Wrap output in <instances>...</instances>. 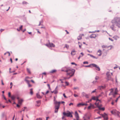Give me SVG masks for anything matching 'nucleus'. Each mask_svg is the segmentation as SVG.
<instances>
[{
    "mask_svg": "<svg viewBox=\"0 0 120 120\" xmlns=\"http://www.w3.org/2000/svg\"><path fill=\"white\" fill-rule=\"evenodd\" d=\"M112 25L110 26V27L112 30L115 31L116 29L115 26L119 28L120 27V17H115L111 22Z\"/></svg>",
    "mask_w": 120,
    "mask_h": 120,
    "instance_id": "obj_1",
    "label": "nucleus"
},
{
    "mask_svg": "<svg viewBox=\"0 0 120 120\" xmlns=\"http://www.w3.org/2000/svg\"><path fill=\"white\" fill-rule=\"evenodd\" d=\"M69 69L67 72V76H69L68 78H70L71 77L73 76L75 71V70L74 69L70 68Z\"/></svg>",
    "mask_w": 120,
    "mask_h": 120,
    "instance_id": "obj_2",
    "label": "nucleus"
},
{
    "mask_svg": "<svg viewBox=\"0 0 120 120\" xmlns=\"http://www.w3.org/2000/svg\"><path fill=\"white\" fill-rule=\"evenodd\" d=\"M55 98H54V101H55L54 103L55 105V113H57L58 111V109L59 108L60 105L61 104L60 102H58L56 101H55Z\"/></svg>",
    "mask_w": 120,
    "mask_h": 120,
    "instance_id": "obj_3",
    "label": "nucleus"
},
{
    "mask_svg": "<svg viewBox=\"0 0 120 120\" xmlns=\"http://www.w3.org/2000/svg\"><path fill=\"white\" fill-rule=\"evenodd\" d=\"M72 112H70L68 111H67L66 112H64L63 113V115L65 116L68 117H72L73 116L72 114Z\"/></svg>",
    "mask_w": 120,
    "mask_h": 120,
    "instance_id": "obj_4",
    "label": "nucleus"
},
{
    "mask_svg": "<svg viewBox=\"0 0 120 120\" xmlns=\"http://www.w3.org/2000/svg\"><path fill=\"white\" fill-rule=\"evenodd\" d=\"M111 113L115 115H117L118 117H120V116H119L120 112L116 110H113L111 111Z\"/></svg>",
    "mask_w": 120,
    "mask_h": 120,
    "instance_id": "obj_5",
    "label": "nucleus"
},
{
    "mask_svg": "<svg viewBox=\"0 0 120 120\" xmlns=\"http://www.w3.org/2000/svg\"><path fill=\"white\" fill-rule=\"evenodd\" d=\"M117 88H116V90L114 93H113V89H112L111 90L110 93L109 94V95H112L114 97H115L116 95L117 94Z\"/></svg>",
    "mask_w": 120,
    "mask_h": 120,
    "instance_id": "obj_6",
    "label": "nucleus"
},
{
    "mask_svg": "<svg viewBox=\"0 0 120 120\" xmlns=\"http://www.w3.org/2000/svg\"><path fill=\"white\" fill-rule=\"evenodd\" d=\"M104 118V120H107L108 119V116L107 114L105 113L101 115Z\"/></svg>",
    "mask_w": 120,
    "mask_h": 120,
    "instance_id": "obj_7",
    "label": "nucleus"
},
{
    "mask_svg": "<svg viewBox=\"0 0 120 120\" xmlns=\"http://www.w3.org/2000/svg\"><path fill=\"white\" fill-rule=\"evenodd\" d=\"M70 68V67H64L62 68L61 70L62 71L66 72H67L68 70H69Z\"/></svg>",
    "mask_w": 120,
    "mask_h": 120,
    "instance_id": "obj_8",
    "label": "nucleus"
},
{
    "mask_svg": "<svg viewBox=\"0 0 120 120\" xmlns=\"http://www.w3.org/2000/svg\"><path fill=\"white\" fill-rule=\"evenodd\" d=\"M98 36V34H92L90 36V38H95Z\"/></svg>",
    "mask_w": 120,
    "mask_h": 120,
    "instance_id": "obj_9",
    "label": "nucleus"
},
{
    "mask_svg": "<svg viewBox=\"0 0 120 120\" xmlns=\"http://www.w3.org/2000/svg\"><path fill=\"white\" fill-rule=\"evenodd\" d=\"M75 116L77 120H79V117L77 111L75 112Z\"/></svg>",
    "mask_w": 120,
    "mask_h": 120,
    "instance_id": "obj_10",
    "label": "nucleus"
},
{
    "mask_svg": "<svg viewBox=\"0 0 120 120\" xmlns=\"http://www.w3.org/2000/svg\"><path fill=\"white\" fill-rule=\"evenodd\" d=\"M109 73L107 72V79L109 80H111L112 81L113 80V79H112L111 78V76L110 75H109Z\"/></svg>",
    "mask_w": 120,
    "mask_h": 120,
    "instance_id": "obj_11",
    "label": "nucleus"
},
{
    "mask_svg": "<svg viewBox=\"0 0 120 120\" xmlns=\"http://www.w3.org/2000/svg\"><path fill=\"white\" fill-rule=\"evenodd\" d=\"M84 36L83 34H80L79 35L77 39L79 40H81L82 39V37Z\"/></svg>",
    "mask_w": 120,
    "mask_h": 120,
    "instance_id": "obj_12",
    "label": "nucleus"
},
{
    "mask_svg": "<svg viewBox=\"0 0 120 120\" xmlns=\"http://www.w3.org/2000/svg\"><path fill=\"white\" fill-rule=\"evenodd\" d=\"M95 104L98 108L99 109H100L99 108L100 107V108H101L102 106V105H99L98 103H97V102L95 103Z\"/></svg>",
    "mask_w": 120,
    "mask_h": 120,
    "instance_id": "obj_13",
    "label": "nucleus"
},
{
    "mask_svg": "<svg viewBox=\"0 0 120 120\" xmlns=\"http://www.w3.org/2000/svg\"><path fill=\"white\" fill-rule=\"evenodd\" d=\"M91 108L94 109V106L92 104L90 103V105L88 107L87 109H90Z\"/></svg>",
    "mask_w": 120,
    "mask_h": 120,
    "instance_id": "obj_14",
    "label": "nucleus"
},
{
    "mask_svg": "<svg viewBox=\"0 0 120 120\" xmlns=\"http://www.w3.org/2000/svg\"><path fill=\"white\" fill-rule=\"evenodd\" d=\"M97 54L99 56H100L101 54V51L100 50H99L97 52Z\"/></svg>",
    "mask_w": 120,
    "mask_h": 120,
    "instance_id": "obj_15",
    "label": "nucleus"
},
{
    "mask_svg": "<svg viewBox=\"0 0 120 120\" xmlns=\"http://www.w3.org/2000/svg\"><path fill=\"white\" fill-rule=\"evenodd\" d=\"M84 105H84V103H82L78 104L77 105V106L78 107H80L81 106H84Z\"/></svg>",
    "mask_w": 120,
    "mask_h": 120,
    "instance_id": "obj_16",
    "label": "nucleus"
},
{
    "mask_svg": "<svg viewBox=\"0 0 120 120\" xmlns=\"http://www.w3.org/2000/svg\"><path fill=\"white\" fill-rule=\"evenodd\" d=\"M92 99L94 100H96L97 102L98 101H99V100L98 99L97 97H93L92 98Z\"/></svg>",
    "mask_w": 120,
    "mask_h": 120,
    "instance_id": "obj_17",
    "label": "nucleus"
},
{
    "mask_svg": "<svg viewBox=\"0 0 120 120\" xmlns=\"http://www.w3.org/2000/svg\"><path fill=\"white\" fill-rule=\"evenodd\" d=\"M76 51L74 50H73L71 53V54L72 55H74L75 54Z\"/></svg>",
    "mask_w": 120,
    "mask_h": 120,
    "instance_id": "obj_18",
    "label": "nucleus"
},
{
    "mask_svg": "<svg viewBox=\"0 0 120 120\" xmlns=\"http://www.w3.org/2000/svg\"><path fill=\"white\" fill-rule=\"evenodd\" d=\"M36 96L37 98L39 99L41 98H42L41 97L39 93H37L36 94Z\"/></svg>",
    "mask_w": 120,
    "mask_h": 120,
    "instance_id": "obj_19",
    "label": "nucleus"
},
{
    "mask_svg": "<svg viewBox=\"0 0 120 120\" xmlns=\"http://www.w3.org/2000/svg\"><path fill=\"white\" fill-rule=\"evenodd\" d=\"M23 101V100L22 99L19 100L18 101V104L21 105Z\"/></svg>",
    "mask_w": 120,
    "mask_h": 120,
    "instance_id": "obj_20",
    "label": "nucleus"
},
{
    "mask_svg": "<svg viewBox=\"0 0 120 120\" xmlns=\"http://www.w3.org/2000/svg\"><path fill=\"white\" fill-rule=\"evenodd\" d=\"M90 65L91 67H95V68L96 67H97V65L94 64H90Z\"/></svg>",
    "mask_w": 120,
    "mask_h": 120,
    "instance_id": "obj_21",
    "label": "nucleus"
},
{
    "mask_svg": "<svg viewBox=\"0 0 120 120\" xmlns=\"http://www.w3.org/2000/svg\"><path fill=\"white\" fill-rule=\"evenodd\" d=\"M82 94L84 96H85L87 98H88L89 97V96L87 94H86L84 92H83L82 93Z\"/></svg>",
    "mask_w": 120,
    "mask_h": 120,
    "instance_id": "obj_22",
    "label": "nucleus"
},
{
    "mask_svg": "<svg viewBox=\"0 0 120 120\" xmlns=\"http://www.w3.org/2000/svg\"><path fill=\"white\" fill-rule=\"evenodd\" d=\"M11 98L12 100H14L16 98L15 96V95H13L11 96Z\"/></svg>",
    "mask_w": 120,
    "mask_h": 120,
    "instance_id": "obj_23",
    "label": "nucleus"
},
{
    "mask_svg": "<svg viewBox=\"0 0 120 120\" xmlns=\"http://www.w3.org/2000/svg\"><path fill=\"white\" fill-rule=\"evenodd\" d=\"M56 71V70L55 69L53 70L50 71V73H54Z\"/></svg>",
    "mask_w": 120,
    "mask_h": 120,
    "instance_id": "obj_24",
    "label": "nucleus"
},
{
    "mask_svg": "<svg viewBox=\"0 0 120 120\" xmlns=\"http://www.w3.org/2000/svg\"><path fill=\"white\" fill-rule=\"evenodd\" d=\"M54 93L55 94H57L58 93V91L57 87L55 88V90L54 91Z\"/></svg>",
    "mask_w": 120,
    "mask_h": 120,
    "instance_id": "obj_25",
    "label": "nucleus"
},
{
    "mask_svg": "<svg viewBox=\"0 0 120 120\" xmlns=\"http://www.w3.org/2000/svg\"><path fill=\"white\" fill-rule=\"evenodd\" d=\"M33 89L31 88L30 90V94L31 95H32L33 94Z\"/></svg>",
    "mask_w": 120,
    "mask_h": 120,
    "instance_id": "obj_26",
    "label": "nucleus"
},
{
    "mask_svg": "<svg viewBox=\"0 0 120 120\" xmlns=\"http://www.w3.org/2000/svg\"><path fill=\"white\" fill-rule=\"evenodd\" d=\"M27 71L28 72V73L30 74H31V72H30V69L28 68H27Z\"/></svg>",
    "mask_w": 120,
    "mask_h": 120,
    "instance_id": "obj_27",
    "label": "nucleus"
},
{
    "mask_svg": "<svg viewBox=\"0 0 120 120\" xmlns=\"http://www.w3.org/2000/svg\"><path fill=\"white\" fill-rule=\"evenodd\" d=\"M115 40H116L117 39L119 38V37L117 36H115L113 37Z\"/></svg>",
    "mask_w": 120,
    "mask_h": 120,
    "instance_id": "obj_28",
    "label": "nucleus"
},
{
    "mask_svg": "<svg viewBox=\"0 0 120 120\" xmlns=\"http://www.w3.org/2000/svg\"><path fill=\"white\" fill-rule=\"evenodd\" d=\"M47 47H49V48L50 49H51V48L52 47H55V45H47Z\"/></svg>",
    "mask_w": 120,
    "mask_h": 120,
    "instance_id": "obj_29",
    "label": "nucleus"
},
{
    "mask_svg": "<svg viewBox=\"0 0 120 120\" xmlns=\"http://www.w3.org/2000/svg\"><path fill=\"white\" fill-rule=\"evenodd\" d=\"M95 68H97V69H96V70H97L99 71L100 70V68L97 65V67H96Z\"/></svg>",
    "mask_w": 120,
    "mask_h": 120,
    "instance_id": "obj_30",
    "label": "nucleus"
},
{
    "mask_svg": "<svg viewBox=\"0 0 120 120\" xmlns=\"http://www.w3.org/2000/svg\"><path fill=\"white\" fill-rule=\"evenodd\" d=\"M104 87L102 86H99L98 87V88L100 89H101L104 88Z\"/></svg>",
    "mask_w": 120,
    "mask_h": 120,
    "instance_id": "obj_31",
    "label": "nucleus"
},
{
    "mask_svg": "<svg viewBox=\"0 0 120 120\" xmlns=\"http://www.w3.org/2000/svg\"><path fill=\"white\" fill-rule=\"evenodd\" d=\"M100 109H99V110H102L103 111H104L105 110V108L104 107H103V108H100Z\"/></svg>",
    "mask_w": 120,
    "mask_h": 120,
    "instance_id": "obj_32",
    "label": "nucleus"
},
{
    "mask_svg": "<svg viewBox=\"0 0 120 120\" xmlns=\"http://www.w3.org/2000/svg\"><path fill=\"white\" fill-rule=\"evenodd\" d=\"M25 80L26 81L27 84L29 83L30 81L27 80V79H25Z\"/></svg>",
    "mask_w": 120,
    "mask_h": 120,
    "instance_id": "obj_33",
    "label": "nucleus"
},
{
    "mask_svg": "<svg viewBox=\"0 0 120 120\" xmlns=\"http://www.w3.org/2000/svg\"><path fill=\"white\" fill-rule=\"evenodd\" d=\"M8 96L9 97H11V93L10 92H9L8 93Z\"/></svg>",
    "mask_w": 120,
    "mask_h": 120,
    "instance_id": "obj_34",
    "label": "nucleus"
},
{
    "mask_svg": "<svg viewBox=\"0 0 120 120\" xmlns=\"http://www.w3.org/2000/svg\"><path fill=\"white\" fill-rule=\"evenodd\" d=\"M36 120H42V119L41 118H37Z\"/></svg>",
    "mask_w": 120,
    "mask_h": 120,
    "instance_id": "obj_35",
    "label": "nucleus"
},
{
    "mask_svg": "<svg viewBox=\"0 0 120 120\" xmlns=\"http://www.w3.org/2000/svg\"><path fill=\"white\" fill-rule=\"evenodd\" d=\"M3 97H4V99L6 101V102L7 103H8V102L7 101L6 99V98L4 96V95H3Z\"/></svg>",
    "mask_w": 120,
    "mask_h": 120,
    "instance_id": "obj_36",
    "label": "nucleus"
},
{
    "mask_svg": "<svg viewBox=\"0 0 120 120\" xmlns=\"http://www.w3.org/2000/svg\"><path fill=\"white\" fill-rule=\"evenodd\" d=\"M65 83L66 85V86H68V85L69 84V83L68 82H65Z\"/></svg>",
    "mask_w": 120,
    "mask_h": 120,
    "instance_id": "obj_37",
    "label": "nucleus"
},
{
    "mask_svg": "<svg viewBox=\"0 0 120 120\" xmlns=\"http://www.w3.org/2000/svg\"><path fill=\"white\" fill-rule=\"evenodd\" d=\"M97 80L94 81L92 82V83L94 84H95L97 82Z\"/></svg>",
    "mask_w": 120,
    "mask_h": 120,
    "instance_id": "obj_38",
    "label": "nucleus"
},
{
    "mask_svg": "<svg viewBox=\"0 0 120 120\" xmlns=\"http://www.w3.org/2000/svg\"><path fill=\"white\" fill-rule=\"evenodd\" d=\"M74 96L75 97H78V95H77L76 94H74Z\"/></svg>",
    "mask_w": 120,
    "mask_h": 120,
    "instance_id": "obj_39",
    "label": "nucleus"
},
{
    "mask_svg": "<svg viewBox=\"0 0 120 120\" xmlns=\"http://www.w3.org/2000/svg\"><path fill=\"white\" fill-rule=\"evenodd\" d=\"M83 64H88V62L87 61H85L83 62Z\"/></svg>",
    "mask_w": 120,
    "mask_h": 120,
    "instance_id": "obj_40",
    "label": "nucleus"
},
{
    "mask_svg": "<svg viewBox=\"0 0 120 120\" xmlns=\"http://www.w3.org/2000/svg\"><path fill=\"white\" fill-rule=\"evenodd\" d=\"M27 2H26L25 1H23V2H22V4H27Z\"/></svg>",
    "mask_w": 120,
    "mask_h": 120,
    "instance_id": "obj_41",
    "label": "nucleus"
},
{
    "mask_svg": "<svg viewBox=\"0 0 120 120\" xmlns=\"http://www.w3.org/2000/svg\"><path fill=\"white\" fill-rule=\"evenodd\" d=\"M23 26L22 25H21L19 27V29L20 30H22V28Z\"/></svg>",
    "mask_w": 120,
    "mask_h": 120,
    "instance_id": "obj_42",
    "label": "nucleus"
},
{
    "mask_svg": "<svg viewBox=\"0 0 120 120\" xmlns=\"http://www.w3.org/2000/svg\"><path fill=\"white\" fill-rule=\"evenodd\" d=\"M28 87H31L32 86V85H30V83H29V84H28Z\"/></svg>",
    "mask_w": 120,
    "mask_h": 120,
    "instance_id": "obj_43",
    "label": "nucleus"
},
{
    "mask_svg": "<svg viewBox=\"0 0 120 120\" xmlns=\"http://www.w3.org/2000/svg\"><path fill=\"white\" fill-rule=\"evenodd\" d=\"M99 78L98 76H96V77L95 78V79L96 80H97V79H99Z\"/></svg>",
    "mask_w": 120,
    "mask_h": 120,
    "instance_id": "obj_44",
    "label": "nucleus"
},
{
    "mask_svg": "<svg viewBox=\"0 0 120 120\" xmlns=\"http://www.w3.org/2000/svg\"><path fill=\"white\" fill-rule=\"evenodd\" d=\"M32 78H29V77L27 76V77H26L25 79H31V78H32Z\"/></svg>",
    "mask_w": 120,
    "mask_h": 120,
    "instance_id": "obj_45",
    "label": "nucleus"
},
{
    "mask_svg": "<svg viewBox=\"0 0 120 120\" xmlns=\"http://www.w3.org/2000/svg\"><path fill=\"white\" fill-rule=\"evenodd\" d=\"M71 64H75L76 66L77 65V64H75V63H74V62L71 63Z\"/></svg>",
    "mask_w": 120,
    "mask_h": 120,
    "instance_id": "obj_46",
    "label": "nucleus"
},
{
    "mask_svg": "<svg viewBox=\"0 0 120 120\" xmlns=\"http://www.w3.org/2000/svg\"><path fill=\"white\" fill-rule=\"evenodd\" d=\"M79 88L78 87H75L74 88V89H78Z\"/></svg>",
    "mask_w": 120,
    "mask_h": 120,
    "instance_id": "obj_47",
    "label": "nucleus"
},
{
    "mask_svg": "<svg viewBox=\"0 0 120 120\" xmlns=\"http://www.w3.org/2000/svg\"><path fill=\"white\" fill-rule=\"evenodd\" d=\"M86 67H91V65L90 64V65L88 66H85Z\"/></svg>",
    "mask_w": 120,
    "mask_h": 120,
    "instance_id": "obj_48",
    "label": "nucleus"
},
{
    "mask_svg": "<svg viewBox=\"0 0 120 120\" xmlns=\"http://www.w3.org/2000/svg\"><path fill=\"white\" fill-rule=\"evenodd\" d=\"M42 74L44 75H46V73L45 72H44L42 73Z\"/></svg>",
    "mask_w": 120,
    "mask_h": 120,
    "instance_id": "obj_49",
    "label": "nucleus"
},
{
    "mask_svg": "<svg viewBox=\"0 0 120 120\" xmlns=\"http://www.w3.org/2000/svg\"><path fill=\"white\" fill-rule=\"evenodd\" d=\"M1 83H2V85H4V83L3 82V80H1Z\"/></svg>",
    "mask_w": 120,
    "mask_h": 120,
    "instance_id": "obj_50",
    "label": "nucleus"
},
{
    "mask_svg": "<svg viewBox=\"0 0 120 120\" xmlns=\"http://www.w3.org/2000/svg\"><path fill=\"white\" fill-rule=\"evenodd\" d=\"M63 95L64 96V97L65 98H67V97L65 95V94H63Z\"/></svg>",
    "mask_w": 120,
    "mask_h": 120,
    "instance_id": "obj_51",
    "label": "nucleus"
},
{
    "mask_svg": "<svg viewBox=\"0 0 120 120\" xmlns=\"http://www.w3.org/2000/svg\"><path fill=\"white\" fill-rule=\"evenodd\" d=\"M68 78V77H64V79H69V78Z\"/></svg>",
    "mask_w": 120,
    "mask_h": 120,
    "instance_id": "obj_52",
    "label": "nucleus"
},
{
    "mask_svg": "<svg viewBox=\"0 0 120 120\" xmlns=\"http://www.w3.org/2000/svg\"><path fill=\"white\" fill-rule=\"evenodd\" d=\"M84 105L87 106L88 105L87 104V103H86H86H84Z\"/></svg>",
    "mask_w": 120,
    "mask_h": 120,
    "instance_id": "obj_53",
    "label": "nucleus"
},
{
    "mask_svg": "<svg viewBox=\"0 0 120 120\" xmlns=\"http://www.w3.org/2000/svg\"><path fill=\"white\" fill-rule=\"evenodd\" d=\"M81 54L82 55V56H81V57H82V56L84 55L83 53L82 52H81Z\"/></svg>",
    "mask_w": 120,
    "mask_h": 120,
    "instance_id": "obj_54",
    "label": "nucleus"
},
{
    "mask_svg": "<svg viewBox=\"0 0 120 120\" xmlns=\"http://www.w3.org/2000/svg\"><path fill=\"white\" fill-rule=\"evenodd\" d=\"M96 89H95L92 92V93H94L96 92Z\"/></svg>",
    "mask_w": 120,
    "mask_h": 120,
    "instance_id": "obj_55",
    "label": "nucleus"
},
{
    "mask_svg": "<svg viewBox=\"0 0 120 120\" xmlns=\"http://www.w3.org/2000/svg\"><path fill=\"white\" fill-rule=\"evenodd\" d=\"M6 53H8V56H10V53L9 52H6Z\"/></svg>",
    "mask_w": 120,
    "mask_h": 120,
    "instance_id": "obj_56",
    "label": "nucleus"
},
{
    "mask_svg": "<svg viewBox=\"0 0 120 120\" xmlns=\"http://www.w3.org/2000/svg\"><path fill=\"white\" fill-rule=\"evenodd\" d=\"M73 105V104L72 103H71L69 104V105L70 106L71 105Z\"/></svg>",
    "mask_w": 120,
    "mask_h": 120,
    "instance_id": "obj_57",
    "label": "nucleus"
},
{
    "mask_svg": "<svg viewBox=\"0 0 120 120\" xmlns=\"http://www.w3.org/2000/svg\"><path fill=\"white\" fill-rule=\"evenodd\" d=\"M47 86H48V87H49V88L50 89V85L49 84H48Z\"/></svg>",
    "mask_w": 120,
    "mask_h": 120,
    "instance_id": "obj_58",
    "label": "nucleus"
},
{
    "mask_svg": "<svg viewBox=\"0 0 120 120\" xmlns=\"http://www.w3.org/2000/svg\"><path fill=\"white\" fill-rule=\"evenodd\" d=\"M10 60L11 62V63H12V60L11 58L10 59Z\"/></svg>",
    "mask_w": 120,
    "mask_h": 120,
    "instance_id": "obj_59",
    "label": "nucleus"
},
{
    "mask_svg": "<svg viewBox=\"0 0 120 120\" xmlns=\"http://www.w3.org/2000/svg\"><path fill=\"white\" fill-rule=\"evenodd\" d=\"M90 56H91V57H93L94 58H95V57L92 55H90Z\"/></svg>",
    "mask_w": 120,
    "mask_h": 120,
    "instance_id": "obj_60",
    "label": "nucleus"
},
{
    "mask_svg": "<svg viewBox=\"0 0 120 120\" xmlns=\"http://www.w3.org/2000/svg\"><path fill=\"white\" fill-rule=\"evenodd\" d=\"M31 81L33 83H34V81L32 80H31Z\"/></svg>",
    "mask_w": 120,
    "mask_h": 120,
    "instance_id": "obj_61",
    "label": "nucleus"
},
{
    "mask_svg": "<svg viewBox=\"0 0 120 120\" xmlns=\"http://www.w3.org/2000/svg\"><path fill=\"white\" fill-rule=\"evenodd\" d=\"M4 30V29H0V31L1 32H2V31H3Z\"/></svg>",
    "mask_w": 120,
    "mask_h": 120,
    "instance_id": "obj_62",
    "label": "nucleus"
},
{
    "mask_svg": "<svg viewBox=\"0 0 120 120\" xmlns=\"http://www.w3.org/2000/svg\"><path fill=\"white\" fill-rule=\"evenodd\" d=\"M65 31L66 32L67 34H69V32L67 30H66Z\"/></svg>",
    "mask_w": 120,
    "mask_h": 120,
    "instance_id": "obj_63",
    "label": "nucleus"
},
{
    "mask_svg": "<svg viewBox=\"0 0 120 120\" xmlns=\"http://www.w3.org/2000/svg\"><path fill=\"white\" fill-rule=\"evenodd\" d=\"M65 47H66L67 48H68L69 47L68 45H66Z\"/></svg>",
    "mask_w": 120,
    "mask_h": 120,
    "instance_id": "obj_64",
    "label": "nucleus"
}]
</instances>
